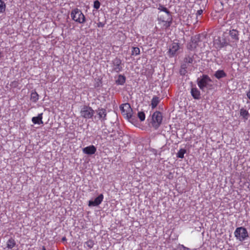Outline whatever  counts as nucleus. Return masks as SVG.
I'll list each match as a JSON object with an SVG mask.
<instances>
[{
    "label": "nucleus",
    "instance_id": "nucleus-8",
    "mask_svg": "<svg viewBox=\"0 0 250 250\" xmlns=\"http://www.w3.org/2000/svg\"><path fill=\"white\" fill-rule=\"evenodd\" d=\"M123 65L122 60L116 57L112 61V71L118 73L122 71Z\"/></svg>",
    "mask_w": 250,
    "mask_h": 250
},
{
    "label": "nucleus",
    "instance_id": "nucleus-24",
    "mask_svg": "<svg viewBox=\"0 0 250 250\" xmlns=\"http://www.w3.org/2000/svg\"><path fill=\"white\" fill-rule=\"evenodd\" d=\"M158 20L159 21H161L162 22H165V24H164V26H165V27L166 28L169 27V26H170L171 23H172V18H170V20L169 21H165L164 19H162L161 17H159L158 18Z\"/></svg>",
    "mask_w": 250,
    "mask_h": 250
},
{
    "label": "nucleus",
    "instance_id": "nucleus-6",
    "mask_svg": "<svg viewBox=\"0 0 250 250\" xmlns=\"http://www.w3.org/2000/svg\"><path fill=\"white\" fill-rule=\"evenodd\" d=\"M120 109L122 114L125 116L127 119H130L132 117V109L129 103H125L120 106Z\"/></svg>",
    "mask_w": 250,
    "mask_h": 250
},
{
    "label": "nucleus",
    "instance_id": "nucleus-4",
    "mask_svg": "<svg viewBox=\"0 0 250 250\" xmlns=\"http://www.w3.org/2000/svg\"><path fill=\"white\" fill-rule=\"evenodd\" d=\"M234 234L236 239L241 242L244 241L249 237L247 229L243 227L237 228Z\"/></svg>",
    "mask_w": 250,
    "mask_h": 250
},
{
    "label": "nucleus",
    "instance_id": "nucleus-33",
    "mask_svg": "<svg viewBox=\"0 0 250 250\" xmlns=\"http://www.w3.org/2000/svg\"><path fill=\"white\" fill-rule=\"evenodd\" d=\"M179 249L180 250H189V248L186 247L183 245H180L179 246Z\"/></svg>",
    "mask_w": 250,
    "mask_h": 250
},
{
    "label": "nucleus",
    "instance_id": "nucleus-30",
    "mask_svg": "<svg viewBox=\"0 0 250 250\" xmlns=\"http://www.w3.org/2000/svg\"><path fill=\"white\" fill-rule=\"evenodd\" d=\"M140 54V49L138 47H133L132 50V55H138Z\"/></svg>",
    "mask_w": 250,
    "mask_h": 250
},
{
    "label": "nucleus",
    "instance_id": "nucleus-3",
    "mask_svg": "<svg viewBox=\"0 0 250 250\" xmlns=\"http://www.w3.org/2000/svg\"><path fill=\"white\" fill-rule=\"evenodd\" d=\"M70 15L72 19L77 22L83 23L85 21V18L84 15L82 11L78 8L72 10Z\"/></svg>",
    "mask_w": 250,
    "mask_h": 250
},
{
    "label": "nucleus",
    "instance_id": "nucleus-20",
    "mask_svg": "<svg viewBox=\"0 0 250 250\" xmlns=\"http://www.w3.org/2000/svg\"><path fill=\"white\" fill-rule=\"evenodd\" d=\"M16 241L12 238H10L6 243L7 248L9 249H12L16 246Z\"/></svg>",
    "mask_w": 250,
    "mask_h": 250
},
{
    "label": "nucleus",
    "instance_id": "nucleus-28",
    "mask_svg": "<svg viewBox=\"0 0 250 250\" xmlns=\"http://www.w3.org/2000/svg\"><path fill=\"white\" fill-rule=\"evenodd\" d=\"M6 5L3 1L0 0V13H3L5 10Z\"/></svg>",
    "mask_w": 250,
    "mask_h": 250
},
{
    "label": "nucleus",
    "instance_id": "nucleus-25",
    "mask_svg": "<svg viewBox=\"0 0 250 250\" xmlns=\"http://www.w3.org/2000/svg\"><path fill=\"white\" fill-rule=\"evenodd\" d=\"M187 152V150L185 149H180L177 153L176 154L177 157L179 158H183L184 157V154Z\"/></svg>",
    "mask_w": 250,
    "mask_h": 250
},
{
    "label": "nucleus",
    "instance_id": "nucleus-29",
    "mask_svg": "<svg viewBox=\"0 0 250 250\" xmlns=\"http://www.w3.org/2000/svg\"><path fill=\"white\" fill-rule=\"evenodd\" d=\"M138 117L141 121H144L145 120L146 116L144 112H139L138 113Z\"/></svg>",
    "mask_w": 250,
    "mask_h": 250
},
{
    "label": "nucleus",
    "instance_id": "nucleus-5",
    "mask_svg": "<svg viewBox=\"0 0 250 250\" xmlns=\"http://www.w3.org/2000/svg\"><path fill=\"white\" fill-rule=\"evenodd\" d=\"M95 113L94 110L90 106H83L80 111L81 116L85 119L92 118Z\"/></svg>",
    "mask_w": 250,
    "mask_h": 250
},
{
    "label": "nucleus",
    "instance_id": "nucleus-21",
    "mask_svg": "<svg viewBox=\"0 0 250 250\" xmlns=\"http://www.w3.org/2000/svg\"><path fill=\"white\" fill-rule=\"evenodd\" d=\"M160 100L159 97L154 96L151 100V105L152 109L155 108L159 103Z\"/></svg>",
    "mask_w": 250,
    "mask_h": 250
},
{
    "label": "nucleus",
    "instance_id": "nucleus-36",
    "mask_svg": "<svg viewBox=\"0 0 250 250\" xmlns=\"http://www.w3.org/2000/svg\"><path fill=\"white\" fill-rule=\"evenodd\" d=\"M203 13V10L202 9L199 10L196 13V16L201 15Z\"/></svg>",
    "mask_w": 250,
    "mask_h": 250
},
{
    "label": "nucleus",
    "instance_id": "nucleus-18",
    "mask_svg": "<svg viewBox=\"0 0 250 250\" xmlns=\"http://www.w3.org/2000/svg\"><path fill=\"white\" fill-rule=\"evenodd\" d=\"M125 77L124 75L120 74L118 75L117 79L115 81V83L117 85H123L125 83Z\"/></svg>",
    "mask_w": 250,
    "mask_h": 250
},
{
    "label": "nucleus",
    "instance_id": "nucleus-35",
    "mask_svg": "<svg viewBox=\"0 0 250 250\" xmlns=\"http://www.w3.org/2000/svg\"><path fill=\"white\" fill-rule=\"evenodd\" d=\"M97 26L99 27H103L104 26V23L102 22H99L97 23Z\"/></svg>",
    "mask_w": 250,
    "mask_h": 250
},
{
    "label": "nucleus",
    "instance_id": "nucleus-31",
    "mask_svg": "<svg viewBox=\"0 0 250 250\" xmlns=\"http://www.w3.org/2000/svg\"><path fill=\"white\" fill-rule=\"evenodd\" d=\"M101 3L98 0L94 1L93 7L95 9H98L100 8Z\"/></svg>",
    "mask_w": 250,
    "mask_h": 250
},
{
    "label": "nucleus",
    "instance_id": "nucleus-26",
    "mask_svg": "<svg viewBox=\"0 0 250 250\" xmlns=\"http://www.w3.org/2000/svg\"><path fill=\"white\" fill-rule=\"evenodd\" d=\"M158 9L161 11L165 12L168 16H171L170 12L166 7H164L163 5L159 4Z\"/></svg>",
    "mask_w": 250,
    "mask_h": 250
},
{
    "label": "nucleus",
    "instance_id": "nucleus-11",
    "mask_svg": "<svg viewBox=\"0 0 250 250\" xmlns=\"http://www.w3.org/2000/svg\"><path fill=\"white\" fill-rule=\"evenodd\" d=\"M104 199V195L102 194L99 195L97 197H96L94 201L90 200L88 202V206L89 207H95L99 205L103 201Z\"/></svg>",
    "mask_w": 250,
    "mask_h": 250
},
{
    "label": "nucleus",
    "instance_id": "nucleus-1",
    "mask_svg": "<svg viewBox=\"0 0 250 250\" xmlns=\"http://www.w3.org/2000/svg\"><path fill=\"white\" fill-rule=\"evenodd\" d=\"M230 43V40L228 36L227 31L224 32L222 36L218 37L217 39L214 41L216 48L219 49L229 45Z\"/></svg>",
    "mask_w": 250,
    "mask_h": 250
},
{
    "label": "nucleus",
    "instance_id": "nucleus-10",
    "mask_svg": "<svg viewBox=\"0 0 250 250\" xmlns=\"http://www.w3.org/2000/svg\"><path fill=\"white\" fill-rule=\"evenodd\" d=\"M228 36L230 37V42H237L239 40V31L234 29H230Z\"/></svg>",
    "mask_w": 250,
    "mask_h": 250
},
{
    "label": "nucleus",
    "instance_id": "nucleus-27",
    "mask_svg": "<svg viewBox=\"0 0 250 250\" xmlns=\"http://www.w3.org/2000/svg\"><path fill=\"white\" fill-rule=\"evenodd\" d=\"M94 245V242L91 239H89L87 241H86L84 243V246L86 245V247L89 249L92 248Z\"/></svg>",
    "mask_w": 250,
    "mask_h": 250
},
{
    "label": "nucleus",
    "instance_id": "nucleus-13",
    "mask_svg": "<svg viewBox=\"0 0 250 250\" xmlns=\"http://www.w3.org/2000/svg\"><path fill=\"white\" fill-rule=\"evenodd\" d=\"M195 55V54L189 53L188 54H186L184 59V62L187 63H196V61L194 59V56Z\"/></svg>",
    "mask_w": 250,
    "mask_h": 250
},
{
    "label": "nucleus",
    "instance_id": "nucleus-12",
    "mask_svg": "<svg viewBox=\"0 0 250 250\" xmlns=\"http://www.w3.org/2000/svg\"><path fill=\"white\" fill-rule=\"evenodd\" d=\"M99 119L101 120L102 122H104L106 120V110L104 108H98L96 110Z\"/></svg>",
    "mask_w": 250,
    "mask_h": 250
},
{
    "label": "nucleus",
    "instance_id": "nucleus-15",
    "mask_svg": "<svg viewBox=\"0 0 250 250\" xmlns=\"http://www.w3.org/2000/svg\"><path fill=\"white\" fill-rule=\"evenodd\" d=\"M190 93L194 99L199 100L201 99V93L197 88L192 87L191 89Z\"/></svg>",
    "mask_w": 250,
    "mask_h": 250
},
{
    "label": "nucleus",
    "instance_id": "nucleus-38",
    "mask_svg": "<svg viewBox=\"0 0 250 250\" xmlns=\"http://www.w3.org/2000/svg\"><path fill=\"white\" fill-rule=\"evenodd\" d=\"M62 241L64 242V241H66V238L65 237H63L62 239Z\"/></svg>",
    "mask_w": 250,
    "mask_h": 250
},
{
    "label": "nucleus",
    "instance_id": "nucleus-22",
    "mask_svg": "<svg viewBox=\"0 0 250 250\" xmlns=\"http://www.w3.org/2000/svg\"><path fill=\"white\" fill-rule=\"evenodd\" d=\"M240 114L241 116H242L245 120H248L250 116V114L249 112L244 108H242L240 109Z\"/></svg>",
    "mask_w": 250,
    "mask_h": 250
},
{
    "label": "nucleus",
    "instance_id": "nucleus-2",
    "mask_svg": "<svg viewBox=\"0 0 250 250\" xmlns=\"http://www.w3.org/2000/svg\"><path fill=\"white\" fill-rule=\"evenodd\" d=\"M196 82L198 86L202 91H205V88L212 86V84L209 83V82L212 81L207 75L204 74L200 78H198Z\"/></svg>",
    "mask_w": 250,
    "mask_h": 250
},
{
    "label": "nucleus",
    "instance_id": "nucleus-7",
    "mask_svg": "<svg viewBox=\"0 0 250 250\" xmlns=\"http://www.w3.org/2000/svg\"><path fill=\"white\" fill-rule=\"evenodd\" d=\"M163 119L162 114L160 111L155 112L152 116V125L155 129H157L161 124Z\"/></svg>",
    "mask_w": 250,
    "mask_h": 250
},
{
    "label": "nucleus",
    "instance_id": "nucleus-19",
    "mask_svg": "<svg viewBox=\"0 0 250 250\" xmlns=\"http://www.w3.org/2000/svg\"><path fill=\"white\" fill-rule=\"evenodd\" d=\"M214 76L218 79H220L225 78L227 76V74L223 70H218L216 71L214 74Z\"/></svg>",
    "mask_w": 250,
    "mask_h": 250
},
{
    "label": "nucleus",
    "instance_id": "nucleus-34",
    "mask_svg": "<svg viewBox=\"0 0 250 250\" xmlns=\"http://www.w3.org/2000/svg\"><path fill=\"white\" fill-rule=\"evenodd\" d=\"M109 131L106 128L103 129V133L105 135H107L109 133Z\"/></svg>",
    "mask_w": 250,
    "mask_h": 250
},
{
    "label": "nucleus",
    "instance_id": "nucleus-17",
    "mask_svg": "<svg viewBox=\"0 0 250 250\" xmlns=\"http://www.w3.org/2000/svg\"><path fill=\"white\" fill-rule=\"evenodd\" d=\"M42 113L39 114L38 116L37 117H33L32 118V122L35 124H43V122L42 121Z\"/></svg>",
    "mask_w": 250,
    "mask_h": 250
},
{
    "label": "nucleus",
    "instance_id": "nucleus-14",
    "mask_svg": "<svg viewBox=\"0 0 250 250\" xmlns=\"http://www.w3.org/2000/svg\"><path fill=\"white\" fill-rule=\"evenodd\" d=\"M96 150V147L94 146L91 145L83 148V151L84 154L87 155H92L95 154Z\"/></svg>",
    "mask_w": 250,
    "mask_h": 250
},
{
    "label": "nucleus",
    "instance_id": "nucleus-32",
    "mask_svg": "<svg viewBox=\"0 0 250 250\" xmlns=\"http://www.w3.org/2000/svg\"><path fill=\"white\" fill-rule=\"evenodd\" d=\"M187 63L184 62V63L181 64V68L182 70H184V73L186 72V69L187 68Z\"/></svg>",
    "mask_w": 250,
    "mask_h": 250
},
{
    "label": "nucleus",
    "instance_id": "nucleus-16",
    "mask_svg": "<svg viewBox=\"0 0 250 250\" xmlns=\"http://www.w3.org/2000/svg\"><path fill=\"white\" fill-rule=\"evenodd\" d=\"M200 35H197L191 38V44L190 46L192 48H195L197 47L198 45V42L200 41Z\"/></svg>",
    "mask_w": 250,
    "mask_h": 250
},
{
    "label": "nucleus",
    "instance_id": "nucleus-23",
    "mask_svg": "<svg viewBox=\"0 0 250 250\" xmlns=\"http://www.w3.org/2000/svg\"><path fill=\"white\" fill-rule=\"evenodd\" d=\"M30 99L34 103L37 102L39 99V95L36 91L32 92Z\"/></svg>",
    "mask_w": 250,
    "mask_h": 250
},
{
    "label": "nucleus",
    "instance_id": "nucleus-39",
    "mask_svg": "<svg viewBox=\"0 0 250 250\" xmlns=\"http://www.w3.org/2000/svg\"><path fill=\"white\" fill-rule=\"evenodd\" d=\"M42 250H46L44 246L42 247Z\"/></svg>",
    "mask_w": 250,
    "mask_h": 250
},
{
    "label": "nucleus",
    "instance_id": "nucleus-37",
    "mask_svg": "<svg viewBox=\"0 0 250 250\" xmlns=\"http://www.w3.org/2000/svg\"><path fill=\"white\" fill-rule=\"evenodd\" d=\"M247 96L250 99V90L247 93Z\"/></svg>",
    "mask_w": 250,
    "mask_h": 250
},
{
    "label": "nucleus",
    "instance_id": "nucleus-9",
    "mask_svg": "<svg viewBox=\"0 0 250 250\" xmlns=\"http://www.w3.org/2000/svg\"><path fill=\"white\" fill-rule=\"evenodd\" d=\"M180 48L179 44L177 42H173L169 46V48L167 52L168 56L170 58H172L178 54V50Z\"/></svg>",
    "mask_w": 250,
    "mask_h": 250
}]
</instances>
